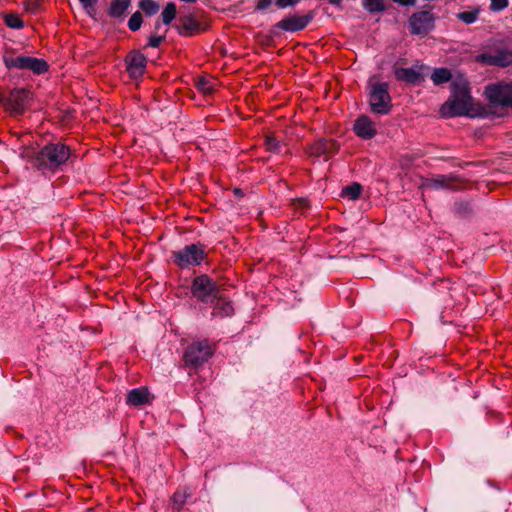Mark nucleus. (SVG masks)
<instances>
[{
    "instance_id": "1",
    "label": "nucleus",
    "mask_w": 512,
    "mask_h": 512,
    "mask_svg": "<svg viewBox=\"0 0 512 512\" xmlns=\"http://www.w3.org/2000/svg\"><path fill=\"white\" fill-rule=\"evenodd\" d=\"M470 95V87L465 80H455L451 84V96L442 105L441 114L444 117L453 116H484L481 107L475 108Z\"/></svg>"
},
{
    "instance_id": "2",
    "label": "nucleus",
    "mask_w": 512,
    "mask_h": 512,
    "mask_svg": "<svg viewBox=\"0 0 512 512\" xmlns=\"http://www.w3.org/2000/svg\"><path fill=\"white\" fill-rule=\"evenodd\" d=\"M71 155L70 147L63 143H50L31 157L33 167L45 173L55 172L64 165Z\"/></svg>"
},
{
    "instance_id": "3",
    "label": "nucleus",
    "mask_w": 512,
    "mask_h": 512,
    "mask_svg": "<svg viewBox=\"0 0 512 512\" xmlns=\"http://www.w3.org/2000/svg\"><path fill=\"white\" fill-rule=\"evenodd\" d=\"M215 352L214 345L207 339L189 344L183 354L185 366L197 369L204 365Z\"/></svg>"
},
{
    "instance_id": "4",
    "label": "nucleus",
    "mask_w": 512,
    "mask_h": 512,
    "mask_svg": "<svg viewBox=\"0 0 512 512\" xmlns=\"http://www.w3.org/2000/svg\"><path fill=\"white\" fill-rule=\"evenodd\" d=\"M485 95L490 108L500 109L499 116H503L508 108H512V83L498 82L485 88Z\"/></svg>"
},
{
    "instance_id": "5",
    "label": "nucleus",
    "mask_w": 512,
    "mask_h": 512,
    "mask_svg": "<svg viewBox=\"0 0 512 512\" xmlns=\"http://www.w3.org/2000/svg\"><path fill=\"white\" fill-rule=\"evenodd\" d=\"M369 105L371 111L387 115L392 109L389 85L386 82H369Z\"/></svg>"
},
{
    "instance_id": "6",
    "label": "nucleus",
    "mask_w": 512,
    "mask_h": 512,
    "mask_svg": "<svg viewBox=\"0 0 512 512\" xmlns=\"http://www.w3.org/2000/svg\"><path fill=\"white\" fill-rule=\"evenodd\" d=\"M205 245L192 243L173 253V261L181 269L199 266L206 259Z\"/></svg>"
},
{
    "instance_id": "7",
    "label": "nucleus",
    "mask_w": 512,
    "mask_h": 512,
    "mask_svg": "<svg viewBox=\"0 0 512 512\" xmlns=\"http://www.w3.org/2000/svg\"><path fill=\"white\" fill-rule=\"evenodd\" d=\"M3 62L8 69L29 70L35 74H43L49 68L45 60L31 56L4 55Z\"/></svg>"
},
{
    "instance_id": "8",
    "label": "nucleus",
    "mask_w": 512,
    "mask_h": 512,
    "mask_svg": "<svg viewBox=\"0 0 512 512\" xmlns=\"http://www.w3.org/2000/svg\"><path fill=\"white\" fill-rule=\"evenodd\" d=\"M191 293L198 301L208 303L212 302L220 291L217 283L212 278L207 274H202L194 278Z\"/></svg>"
},
{
    "instance_id": "9",
    "label": "nucleus",
    "mask_w": 512,
    "mask_h": 512,
    "mask_svg": "<svg viewBox=\"0 0 512 512\" xmlns=\"http://www.w3.org/2000/svg\"><path fill=\"white\" fill-rule=\"evenodd\" d=\"M467 180L457 174H439L431 178H426L422 184V188L426 189H447L458 191L467 187Z\"/></svg>"
},
{
    "instance_id": "10",
    "label": "nucleus",
    "mask_w": 512,
    "mask_h": 512,
    "mask_svg": "<svg viewBox=\"0 0 512 512\" xmlns=\"http://www.w3.org/2000/svg\"><path fill=\"white\" fill-rule=\"evenodd\" d=\"M408 24L412 35H427L435 24V17L431 8L413 13L408 20Z\"/></svg>"
},
{
    "instance_id": "11",
    "label": "nucleus",
    "mask_w": 512,
    "mask_h": 512,
    "mask_svg": "<svg viewBox=\"0 0 512 512\" xmlns=\"http://www.w3.org/2000/svg\"><path fill=\"white\" fill-rule=\"evenodd\" d=\"M476 61L505 68L512 65V49L500 48L494 52H484L476 56Z\"/></svg>"
},
{
    "instance_id": "12",
    "label": "nucleus",
    "mask_w": 512,
    "mask_h": 512,
    "mask_svg": "<svg viewBox=\"0 0 512 512\" xmlns=\"http://www.w3.org/2000/svg\"><path fill=\"white\" fill-rule=\"evenodd\" d=\"M339 150L338 143L333 139H318L308 145L306 152L311 157H322L325 161L329 160Z\"/></svg>"
},
{
    "instance_id": "13",
    "label": "nucleus",
    "mask_w": 512,
    "mask_h": 512,
    "mask_svg": "<svg viewBox=\"0 0 512 512\" xmlns=\"http://www.w3.org/2000/svg\"><path fill=\"white\" fill-rule=\"evenodd\" d=\"M29 91L26 89H14L5 100V106L16 115H21L28 107Z\"/></svg>"
},
{
    "instance_id": "14",
    "label": "nucleus",
    "mask_w": 512,
    "mask_h": 512,
    "mask_svg": "<svg viewBox=\"0 0 512 512\" xmlns=\"http://www.w3.org/2000/svg\"><path fill=\"white\" fill-rule=\"evenodd\" d=\"M312 20V15H292L283 18L275 27L287 32H297L305 29Z\"/></svg>"
},
{
    "instance_id": "15",
    "label": "nucleus",
    "mask_w": 512,
    "mask_h": 512,
    "mask_svg": "<svg viewBox=\"0 0 512 512\" xmlns=\"http://www.w3.org/2000/svg\"><path fill=\"white\" fill-rule=\"evenodd\" d=\"M127 72L132 78L141 77L146 68V57L139 51L129 53L125 58Z\"/></svg>"
},
{
    "instance_id": "16",
    "label": "nucleus",
    "mask_w": 512,
    "mask_h": 512,
    "mask_svg": "<svg viewBox=\"0 0 512 512\" xmlns=\"http://www.w3.org/2000/svg\"><path fill=\"white\" fill-rule=\"evenodd\" d=\"M353 130L358 137L363 139H371L377 133L375 123L366 115L355 120Z\"/></svg>"
},
{
    "instance_id": "17",
    "label": "nucleus",
    "mask_w": 512,
    "mask_h": 512,
    "mask_svg": "<svg viewBox=\"0 0 512 512\" xmlns=\"http://www.w3.org/2000/svg\"><path fill=\"white\" fill-rule=\"evenodd\" d=\"M152 398L147 387H139L127 393L126 403L129 406L138 407L151 403Z\"/></svg>"
},
{
    "instance_id": "18",
    "label": "nucleus",
    "mask_w": 512,
    "mask_h": 512,
    "mask_svg": "<svg viewBox=\"0 0 512 512\" xmlns=\"http://www.w3.org/2000/svg\"><path fill=\"white\" fill-rule=\"evenodd\" d=\"M181 36L190 37L200 32V24L192 16L181 17L176 25Z\"/></svg>"
},
{
    "instance_id": "19",
    "label": "nucleus",
    "mask_w": 512,
    "mask_h": 512,
    "mask_svg": "<svg viewBox=\"0 0 512 512\" xmlns=\"http://www.w3.org/2000/svg\"><path fill=\"white\" fill-rule=\"evenodd\" d=\"M394 75L398 81L407 84H417L423 79L420 71L415 68H395Z\"/></svg>"
},
{
    "instance_id": "20",
    "label": "nucleus",
    "mask_w": 512,
    "mask_h": 512,
    "mask_svg": "<svg viewBox=\"0 0 512 512\" xmlns=\"http://www.w3.org/2000/svg\"><path fill=\"white\" fill-rule=\"evenodd\" d=\"M215 304L213 307V315L219 316V317H228L231 316L234 313V308L232 306L231 301L220 295V293L217 295V297L214 298Z\"/></svg>"
},
{
    "instance_id": "21",
    "label": "nucleus",
    "mask_w": 512,
    "mask_h": 512,
    "mask_svg": "<svg viewBox=\"0 0 512 512\" xmlns=\"http://www.w3.org/2000/svg\"><path fill=\"white\" fill-rule=\"evenodd\" d=\"M216 85L217 80L208 76L198 77L195 82L197 90L204 95H211L215 91Z\"/></svg>"
},
{
    "instance_id": "22",
    "label": "nucleus",
    "mask_w": 512,
    "mask_h": 512,
    "mask_svg": "<svg viewBox=\"0 0 512 512\" xmlns=\"http://www.w3.org/2000/svg\"><path fill=\"white\" fill-rule=\"evenodd\" d=\"M130 3L131 0H113L109 7V15L115 18L123 16Z\"/></svg>"
},
{
    "instance_id": "23",
    "label": "nucleus",
    "mask_w": 512,
    "mask_h": 512,
    "mask_svg": "<svg viewBox=\"0 0 512 512\" xmlns=\"http://www.w3.org/2000/svg\"><path fill=\"white\" fill-rule=\"evenodd\" d=\"M192 493L188 488H180L178 489L172 496L171 500L173 503V508L176 511H179L182 506L186 503L187 499L191 497Z\"/></svg>"
},
{
    "instance_id": "24",
    "label": "nucleus",
    "mask_w": 512,
    "mask_h": 512,
    "mask_svg": "<svg viewBox=\"0 0 512 512\" xmlns=\"http://www.w3.org/2000/svg\"><path fill=\"white\" fill-rule=\"evenodd\" d=\"M451 78L452 74L447 68H436L431 75V80L435 85L447 83Z\"/></svg>"
},
{
    "instance_id": "25",
    "label": "nucleus",
    "mask_w": 512,
    "mask_h": 512,
    "mask_svg": "<svg viewBox=\"0 0 512 512\" xmlns=\"http://www.w3.org/2000/svg\"><path fill=\"white\" fill-rule=\"evenodd\" d=\"M176 13H177L176 4L173 2L167 3L161 13L162 22L165 25H169L175 19Z\"/></svg>"
},
{
    "instance_id": "26",
    "label": "nucleus",
    "mask_w": 512,
    "mask_h": 512,
    "mask_svg": "<svg viewBox=\"0 0 512 512\" xmlns=\"http://www.w3.org/2000/svg\"><path fill=\"white\" fill-rule=\"evenodd\" d=\"M139 7L147 16H153L159 11V4L154 0H140Z\"/></svg>"
},
{
    "instance_id": "27",
    "label": "nucleus",
    "mask_w": 512,
    "mask_h": 512,
    "mask_svg": "<svg viewBox=\"0 0 512 512\" xmlns=\"http://www.w3.org/2000/svg\"><path fill=\"white\" fill-rule=\"evenodd\" d=\"M363 7L370 13L383 12L386 9L384 0H363Z\"/></svg>"
},
{
    "instance_id": "28",
    "label": "nucleus",
    "mask_w": 512,
    "mask_h": 512,
    "mask_svg": "<svg viewBox=\"0 0 512 512\" xmlns=\"http://www.w3.org/2000/svg\"><path fill=\"white\" fill-rule=\"evenodd\" d=\"M362 186L359 183H353L343 188L342 195L351 200H356L360 197Z\"/></svg>"
},
{
    "instance_id": "29",
    "label": "nucleus",
    "mask_w": 512,
    "mask_h": 512,
    "mask_svg": "<svg viewBox=\"0 0 512 512\" xmlns=\"http://www.w3.org/2000/svg\"><path fill=\"white\" fill-rule=\"evenodd\" d=\"M3 19H4L5 24L9 28L21 29L24 27L23 20L19 17V15L15 14V13L5 14Z\"/></svg>"
},
{
    "instance_id": "30",
    "label": "nucleus",
    "mask_w": 512,
    "mask_h": 512,
    "mask_svg": "<svg viewBox=\"0 0 512 512\" xmlns=\"http://www.w3.org/2000/svg\"><path fill=\"white\" fill-rule=\"evenodd\" d=\"M479 12L478 8L463 11L457 14V18L465 24H472L478 19Z\"/></svg>"
},
{
    "instance_id": "31",
    "label": "nucleus",
    "mask_w": 512,
    "mask_h": 512,
    "mask_svg": "<svg viewBox=\"0 0 512 512\" xmlns=\"http://www.w3.org/2000/svg\"><path fill=\"white\" fill-rule=\"evenodd\" d=\"M142 22H143L142 14L139 11H137V12L133 13L132 16L130 17V19L128 21V28L131 31H138L142 25Z\"/></svg>"
},
{
    "instance_id": "32",
    "label": "nucleus",
    "mask_w": 512,
    "mask_h": 512,
    "mask_svg": "<svg viewBox=\"0 0 512 512\" xmlns=\"http://www.w3.org/2000/svg\"><path fill=\"white\" fill-rule=\"evenodd\" d=\"M264 145L266 150L270 152H279L280 142L272 135H267L265 137Z\"/></svg>"
},
{
    "instance_id": "33",
    "label": "nucleus",
    "mask_w": 512,
    "mask_h": 512,
    "mask_svg": "<svg viewBox=\"0 0 512 512\" xmlns=\"http://www.w3.org/2000/svg\"><path fill=\"white\" fill-rule=\"evenodd\" d=\"M454 210L461 217H466L471 213V207L467 202H456Z\"/></svg>"
},
{
    "instance_id": "34",
    "label": "nucleus",
    "mask_w": 512,
    "mask_h": 512,
    "mask_svg": "<svg viewBox=\"0 0 512 512\" xmlns=\"http://www.w3.org/2000/svg\"><path fill=\"white\" fill-rule=\"evenodd\" d=\"M490 1H491L490 9L493 11H501V10L505 9L509 4L508 0H490Z\"/></svg>"
},
{
    "instance_id": "35",
    "label": "nucleus",
    "mask_w": 512,
    "mask_h": 512,
    "mask_svg": "<svg viewBox=\"0 0 512 512\" xmlns=\"http://www.w3.org/2000/svg\"><path fill=\"white\" fill-rule=\"evenodd\" d=\"M299 1L300 0H275V5L280 9H284L295 6Z\"/></svg>"
},
{
    "instance_id": "36",
    "label": "nucleus",
    "mask_w": 512,
    "mask_h": 512,
    "mask_svg": "<svg viewBox=\"0 0 512 512\" xmlns=\"http://www.w3.org/2000/svg\"><path fill=\"white\" fill-rule=\"evenodd\" d=\"M165 40V36H156L152 35L149 37L148 45L150 47L156 48L159 47L160 44Z\"/></svg>"
},
{
    "instance_id": "37",
    "label": "nucleus",
    "mask_w": 512,
    "mask_h": 512,
    "mask_svg": "<svg viewBox=\"0 0 512 512\" xmlns=\"http://www.w3.org/2000/svg\"><path fill=\"white\" fill-rule=\"evenodd\" d=\"M272 3V0H256L255 10L263 11L267 9Z\"/></svg>"
},
{
    "instance_id": "38",
    "label": "nucleus",
    "mask_w": 512,
    "mask_h": 512,
    "mask_svg": "<svg viewBox=\"0 0 512 512\" xmlns=\"http://www.w3.org/2000/svg\"><path fill=\"white\" fill-rule=\"evenodd\" d=\"M80 3L82 4V6L87 10V9H92L96 3H97V0H79Z\"/></svg>"
},
{
    "instance_id": "39",
    "label": "nucleus",
    "mask_w": 512,
    "mask_h": 512,
    "mask_svg": "<svg viewBox=\"0 0 512 512\" xmlns=\"http://www.w3.org/2000/svg\"><path fill=\"white\" fill-rule=\"evenodd\" d=\"M393 1L402 6H413L416 3V0H393Z\"/></svg>"
},
{
    "instance_id": "40",
    "label": "nucleus",
    "mask_w": 512,
    "mask_h": 512,
    "mask_svg": "<svg viewBox=\"0 0 512 512\" xmlns=\"http://www.w3.org/2000/svg\"><path fill=\"white\" fill-rule=\"evenodd\" d=\"M331 5L340 7L342 0H327Z\"/></svg>"
},
{
    "instance_id": "41",
    "label": "nucleus",
    "mask_w": 512,
    "mask_h": 512,
    "mask_svg": "<svg viewBox=\"0 0 512 512\" xmlns=\"http://www.w3.org/2000/svg\"><path fill=\"white\" fill-rule=\"evenodd\" d=\"M158 27H159V23L157 22L155 25V28L158 29Z\"/></svg>"
}]
</instances>
